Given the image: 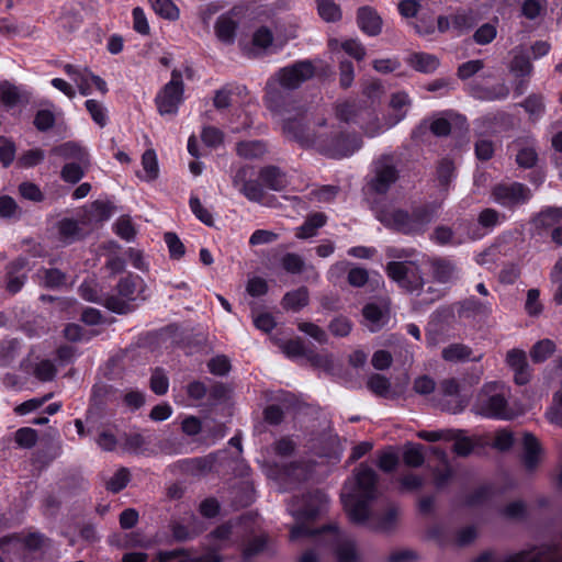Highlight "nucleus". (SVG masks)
Masks as SVG:
<instances>
[{
    "label": "nucleus",
    "instance_id": "obj_1",
    "mask_svg": "<svg viewBox=\"0 0 562 562\" xmlns=\"http://www.w3.org/2000/svg\"><path fill=\"white\" fill-rule=\"evenodd\" d=\"M284 135L302 146L314 147L319 153L331 157L342 158L358 150L362 140L357 135H345L334 126H328L325 119H318L311 124L308 114L299 110L295 114L282 113Z\"/></svg>",
    "mask_w": 562,
    "mask_h": 562
},
{
    "label": "nucleus",
    "instance_id": "obj_2",
    "mask_svg": "<svg viewBox=\"0 0 562 562\" xmlns=\"http://www.w3.org/2000/svg\"><path fill=\"white\" fill-rule=\"evenodd\" d=\"M378 475L369 465L361 463L346 481L341 491V501L349 519L358 525H367L378 530L391 529L397 518L398 508L390 506L383 517L375 518L370 504L378 496Z\"/></svg>",
    "mask_w": 562,
    "mask_h": 562
},
{
    "label": "nucleus",
    "instance_id": "obj_3",
    "mask_svg": "<svg viewBox=\"0 0 562 562\" xmlns=\"http://www.w3.org/2000/svg\"><path fill=\"white\" fill-rule=\"evenodd\" d=\"M327 503L326 494L321 491L308 493L302 498H294L288 507L289 513L296 520V525L291 529V539L296 540L302 537L324 538L325 541L334 542L338 562H357L362 557L352 539L341 537L333 526L318 530L311 529L306 525L326 509Z\"/></svg>",
    "mask_w": 562,
    "mask_h": 562
},
{
    "label": "nucleus",
    "instance_id": "obj_4",
    "mask_svg": "<svg viewBox=\"0 0 562 562\" xmlns=\"http://www.w3.org/2000/svg\"><path fill=\"white\" fill-rule=\"evenodd\" d=\"M437 209L434 205H420L412 211L391 207L379 212L378 220L387 228L404 235L423 234L435 220Z\"/></svg>",
    "mask_w": 562,
    "mask_h": 562
},
{
    "label": "nucleus",
    "instance_id": "obj_5",
    "mask_svg": "<svg viewBox=\"0 0 562 562\" xmlns=\"http://www.w3.org/2000/svg\"><path fill=\"white\" fill-rule=\"evenodd\" d=\"M509 389L499 382H490L479 392L472 411L481 416L495 419H512L514 412L508 405Z\"/></svg>",
    "mask_w": 562,
    "mask_h": 562
},
{
    "label": "nucleus",
    "instance_id": "obj_6",
    "mask_svg": "<svg viewBox=\"0 0 562 562\" xmlns=\"http://www.w3.org/2000/svg\"><path fill=\"white\" fill-rule=\"evenodd\" d=\"M314 74L315 68L308 60L297 61L293 65L281 68L267 83V101L269 102V106L272 110L282 113L279 109L277 92L273 91V86L276 82H278L281 88L285 90H294L301 87L303 82L311 79Z\"/></svg>",
    "mask_w": 562,
    "mask_h": 562
},
{
    "label": "nucleus",
    "instance_id": "obj_7",
    "mask_svg": "<svg viewBox=\"0 0 562 562\" xmlns=\"http://www.w3.org/2000/svg\"><path fill=\"white\" fill-rule=\"evenodd\" d=\"M109 217L110 212L106 205L102 202H94L91 205L88 215L83 216L80 221L68 217L60 220L56 225L57 238L64 246L71 245L83 239L88 235L89 229L85 228L88 223H91L92 221L101 223Z\"/></svg>",
    "mask_w": 562,
    "mask_h": 562
},
{
    "label": "nucleus",
    "instance_id": "obj_8",
    "mask_svg": "<svg viewBox=\"0 0 562 562\" xmlns=\"http://www.w3.org/2000/svg\"><path fill=\"white\" fill-rule=\"evenodd\" d=\"M386 274L411 293L420 295L424 280L418 267L412 261H391L385 268Z\"/></svg>",
    "mask_w": 562,
    "mask_h": 562
},
{
    "label": "nucleus",
    "instance_id": "obj_9",
    "mask_svg": "<svg viewBox=\"0 0 562 562\" xmlns=\"http://www.w3.org/2000/svg\"><path fill=\"white\" fill-rule=\"evenodd\" d=\"M398 169L393 157L382 156L373 162L372 177L368 186L370 190L378 194H385L391 187L398 180Z\"/></svg>",
    "mask_w": 562,
    "mask_h": 562
},
{
    "label": "nucleus",
    "instance_id": "obj_10",
    "mask_svg": "<svg viewBox=\"0 0 562 562\" xmlns=\"http://www.w3.org/2000/svg\"><path fill=\"white\" fill-rule=\"evenodd\" d=\"M183 81L178 70L171 72V79L156 97L158 112L161 115H175L182 102Z\"/></svg>",
    "mask_w": 562,
    "mask_h": 562
},
{
    "label": "nucleus",
    "instance_id": "obj_11",
    "mask_svg": "<svg viewBox=\"0 0 562 562\" xmlns=\"http://www.w3.org/2000/svg\"><path fill=\"white\" fill-rule=\"evenodd\" d=\"M491 196L495 203L514 209L528 202L531 191L519 182H503L493 187Z\"/></svg>",
    "mask_w": 562,
    "mask_h": 562
},
{
    "label": "nucleus",
    "instance_id": "obj_12",
    "mask_svg": "<svg viewBox=\"0 0 562 562\" xmlns=\"http://www.w3.org/2000/svg\"><path fill=\"white\" fill-rule=\"evenodd\" d=\"M138 277L127 276L122 278L116 285L117 295L104 296L103 305L117 314H126L132 311L131 302L135 300Z\"/></svg>",
    "mask_w": 562,
    "mask_h": 562
},
{
    "label": "nucleus",
    "instance_id": "obj_13",
    "mask_svg": "<svg viewBox=\"0 0 562 562\" xmlns=\"http://www.w3.org/2000/svg\"><path fill=\"white\" fill-rule=\"evenodd\" d=\"M505 562H562L555 543H542L510 555Z\"/></svg>",
    "mask_w": 562,
    "mask_h": 562
},
{
    "label": "nucleus",
    "instance_id": "obj_14",
    "mask_svg": "<svg viewBox=\"0 0 562 562\" xmlns=\"http://www.w3.org/2000/svg\"><path fill=\"white\" fill-rule=\"evenodd\" d=\"M439 393L449 397L446 402L441 403L442 409L458 414L464 409L468 404V400L459 394V383L456 379H445L440 382Z\"/></svg>",
    "mask_w": 562,
    "mask_h": 562
},
{
    "label": "nucleus",
    "instance_id": "obj_15",
    "mask_svg": "<svg viewBox=\"0 0 562 562\" xmlns=\"http://www.w3.org/2000/svg\"><path fill=\"white\" fill-rule=\"evenodd\" d=\"M506 363L514 371V380L518 385H525L530 381V367L524 350L510 349L506 355Z\"/></svg>",
    "mask_w": 562,
    "mask_h": 562
},
{
    "label": "nucleus",
    "instance_id": "obj_16",
    "mask_svg": "<svg viewBox=\"0 0 562 562\" xmlns=\"http://www.w3.org/2000/svg\"><path fill=\"white\" fill-rule=\"evenodd\" d=\"M539 227L551 229V237L554 243L562 245V209L549 207L542 211L536 218Z\"/></svg>",
    "mask_w": 562,
    "mask_h": 562
},
{
    "label": "nucleus",
    "instance_id": "obj_17",
    "mask_svg": "<svg viewBox=\"0 0 562 562\" xmlns=\"http://www.w3.org/2000/svg\"><path fill=\"white\" fill-rule=\"evenodd\" d=\"M247 168H240L233 178V184L252 202H261L263 199V188L256 180H247Z\"/></svg>",
    "mask_w": 562,
    "mask_h": 562
},
{
    "label": "nucleus",
    "instance_id": "obj_18",
    "mask_svg": "<svg viewBox=\"0 0 562 562\" xmlns=\"http://www.w3.org/2000/svg\"><path fill=\"white\" fill-rule=\"evenodd\" d=\"M459 315L465 317H487L493 312V303L490 299L479 300L470 296L459 303Z\"/></svg>",
    "mask_w": 562,
    "mask_h": 562
},
{
    "label": "nucleus",
    "instance_id": "obj_19",
    "mask_svg": "<svg viewBox=\"0 0 562 562\" xmlns=\"http://www.w3.org/2000/svg\"><path fill=\"white\" fill-rule=\"evenodd\" d=\"M363 325L371 331L376 333L389 322V311L374 303L367 304L362 310Z\"/></svg>",
    "mask_w": 562,
    "mask_h": 562
},
{
    "label": "nucleus",
    "instance_id": "obj_20",
    "mask_svg": "<svg viewBox=\"0 0 562 562\" xmlns=\"http://www.w3.org/2000/svg\"><path fill=\"white\" fill-rule=\"evenodd\" d=\"M441 357L448 362H479L483 353H474L472 348L464 344H451L442 349Z\"/></svg>",
    "mask_w": 562,
    "mask_h": 562
},
{
    "label": "nucleus",
    "instance_id": "obj_21",
    "mask_svg": "<svg viewBox=\"0 0 562 562\" xmlns=\"http://www.w3.org/2000/svg\"><path fill=\"white\" fill-rule=\"evenodd\" d=\"M357 22L362 32L370 36L381 33L382 19L371 7H361L358 9Z\"/></svg>",
    "mask_w": 562,
    "mask_h": 562
},
{
    "label": "nucleus",
    "instance_id": "obj_22",
    "mask_svg": "<svg viewBox=\"0 0 562 562\" xmlns=\"http://www.w3.org/2000/svg\"><path fill=\"white\" fill-rule=\"evenodd\" d=\"M431 274L439 283H452L458 280L460 270L452 261L438 258L431 261Z\"/></svg>",
    "mask_w": 562,
    "mask_h": 562
},
{
    "label": "nucleus",
    "instance_id": "obj_23",
    "mask_svg": "<svg viewBox=\"0 0 562 562\" xmlns=\"http://www.w3.org/2000/svg\"><path fill=\"white\" fill-rule=\"evenodd\" d=\"M52 154L56 155L65 160H75L74 162H80L82 165H89V154L77 143L66 142L56 146L52 149Z\"/></svg>",
    "mask_w": 562,
    "mask_h": 562
},
{
    "label": "nucleus",
    "instance_id": "obj_24",
    "mask_svg": "<svg viewBox=\"0 0 562 562\" xmlns=\"http://www.w3.org/2000/svg\"><path fill=\"white\" fill-rule=\"evenodd\" d=\"M25 266L26 260L24 258H18L8 266L7 290L10 293H18L24 285L26 277L24 273H20V271H22L25 268Z\"/></svg>",
    "mask_w": 562,
    "mask_h": 562
},
{
    "label": "nucleus",
    "instance_id": "obj_25",
    "mask_svg": "<svg viewBox=\"0 0 562 562\" xmlns=\"http://www.w3.org/2000/svg\"><path fill=\"white\" fill-rule=\"evenodd\" d=\"M64 71L76 83L79 92L82 95H88L91 93L92 72L88 68H81L71 64H66L64 66Z\"/></svg>",
    "mask_w": 562,
    "mask_h": 562
},
{
    "label": "nucleus",
    "instance_id": "obj_26",
    "mask_svg": "<svg viewBox=\"0 0 562 562\" xmlns=\"http://www.w3.org/2000/svg\"><path fill=\"white\" fill-rule=\"evenodd\" d=\"M260 180L273 191H281L288 186V178L278 167L268 166L260 170Z\"/></svg>",
    "mask_w": 562,
    "mask_h": 562
},
{
    "label": "nucleus",
    "instance_id": "obj_27",
    "mask_svg": "<svg viewBox=\"0 0 562 562\" xmlns=\"http://www.w3.org/2000/svg\"><path fill=\"white\" fill-rule=\"evenodd\" d=\"M412 101L406 92L400 91L391 95L390 108L393 110L392 122L387 125L391 127L405 119Z\"/></svg>",
    "mask_w": 562,
    "mask_h": 562
},
{
    "label": "nucleus",
    "instance_id": "obj_28",
    "mask_svg": "<svg viewBox=\"0 0 562 562\" xmlns=\"http://www.w3.org/2000/svg\"><path fill=\"white\" fill-rule=\"evenodd\" d=\"M437 56L424 52L414 53L408 58V65L416 71L431 74L439 67Z\"/></svg>",
    "mask_w": 562,
    "mask_h": 562
},
{
    "label": "nucleus",
    "instance_id": "obj_29",
    "mask_svg": "<svg viewBox=\"0 0 562 562\" xmlns=\"http://www.w3.org/2000/svg\"><path fill=\"white\" fill-rule=\"evenodd\" d=\"M326 221L327 217L324 213H313L295 229V236L300 239L311 238L326 224Z\"/></svg>",
    "mask_w": 562,
    "mask_h": 562
},
{
    "label": "nucleus",
    "instance_id": "obj_30",
    "mask_svg": "<svg viewBox=\"0 0 562 562\" xmlns=\"http://www.w3.org/2000/svg\"><path fill=\"white\" fill-rule=\"evenodd\" d=\"M540 460V445L529 432L524 435V464L528 470L536 468Z\"/></svg>",
    "mask_w": 562,
    "mask_h": 562
},
{
    "label": "nucleus",
    "instance_id": "obj_31",
    "mask_svg": "<svg viewBox=\"0 0 562 562\" xmlns=\"http://www.w3.org/2000/svg\"><path fill=\"white\" fill-rule=\"evenodd\" d=\"M519 105L525 109L532 122L539 121L546 113L544 97L539 93L529 94Z\"/></svg>",
    "mask_w": 562,
    "mask_h": 562
},
{
    "label": "nucleus",
    "instance_id": "obj_32",
    "mask_svg": "<svg viewBox=\"0 0 562 562\" xmlns=\"http://www.w3.org/2000/svg\"><path fill=\"white\" fill-rule=\"evenodd\" d=\"M312 474V464L308 462H293L284 468V480L293 483L303 482L310 479Z\"/></svg>",
    "mask_w": 562,
    "mask_h": 562
},
{
    "label": "nucleus",
    "instance_id": "obj_33",
    "mask_svg": "<svg viewBox=\"0 0 562 562\" xmlns=\"http://www.w3.org/2000/svg\"><path fill=\"white\" fill-rule=\"evenodd\" d=\"M236 29L237 22L228 14L221 15L215 24L216 36L220 41L228 44L234 42Z\"/></svg>",
    "mask_w": 562,
    "mask_h": 562
},
{
    "label": "nucleus",
    "instance_id": "obj_34",
    "mask_svg": "<svg viewBox=\"0 0 562 562\" xmlns=\"http://www.w3.org/2000/svg\"><path fill=\"white\" fill-rule=\"evenodd\" d=\"M452 436L448 439V441H453V451L460 457L469 456L476 442L473 438L465 436L463 430L452 429Z\"/></svg>",
    "mask_w": 562,
    "mask_h": 562
},
{
    "label": "nucleus",
    "instance_id": "obj_35",
    "mask_svg": "<svg viewBox=\"0 0 562 562\" xmlns=\"http://www.w3.org/2000/svg\"><path fill=\"white\" fill-rule=\"evenodd\" d=\"M236 150L245 159H256L266 154L267 146L261 140H245L237 144Z\"/></svg>",
    "mask_w": 562,
    "mask_h": 562
},
{
    "label": "nucleus",
    "instance_id": "obj_36",
    "mask_svg": "<svg viewBox=\"0 0 562 562\" xmlns=\"http://www.w3.org/2000/svg\"><path fill=\"white\" fill-rule=\"evenodd\" d=\"M367 386L376 396L384 398L391 397V382L382 374L374 373L369 376Z\"/></svg>",
    "mask_w": 562,
    "mask_h": 562
},
{
    "label": "nucleus",
    "instance_id": "obj_37",
    "mask_svg": "<svg viewBox=\"0 0 562 562\" xmlns=\"http://www.w3.org/2000/svg\"><path fill=\"white\" fill-rule=\"evenodd\" d=\"M308 304V291L302 286L288 292L283 297V306L288 310L299 311Z\"/></svg>",
    "mask_w": 562,
    "mask_h": 562
},
{
    "label": "nucleus",
    "instance_id": "obj_38",
    "mask_svg": "<svg viewBox=\"0 0 562 562\" xmlns=\"http://www.w3.org/2000/svg\"><path fill=\"white\" fill-rule=\"evenodd\" d=\"M142 166L143 175L139 176L142 179L153 181L158 177L159 167L156 153L153 149H148L143 154Z\"/></svg>",
    "mask_w": 562,
    "mask_h": 562
},
{
    "label": "nucleus",
    "instance_id": "obj_39",
    "mask_svg": "<svg viewBox=\"0 0 562 562\" xmlns=\"http://www.w3.org/2000/svg\"><path fill=\"white\" fill-rule=\"evenodd\" d=\"M366 109H358L357 104L355 102H342L337 104L336 106V115L337 117L346 123L349 122H357L360 123L361 121V113Z\"/></svg>",
    "mask_w": 562,
    "mask_h": 562
},
{
    "label": "nucleus",
    "instance_id": "obj_40",
    "mask_svg": "<svg viewBox=\"0 0 562 562\" xmlns=\"http://www.w3.org/2000/svg\"><path fill=\"white\" fill-rule=\"evenodd\" d=\"M555 351V344L551 339H542L533 345L530 350V357L533 362L546 361Z\"/></svg>",
    "mask_w": 562,
    "mask_h": 562
},
{
    "label": "nucleus",
    "instance_id": "obj_41",
    "mask_svg": "<svg viewBox=\"0 0 562 562\" xmlns=\"http://www.w3.org/2000/svg\"><path fill=\"white\" fill-rule=\"evenodd\" d=\"M22 550V533H13L0 538V562L5 554L18 553Z\"/></svg>",
    "mask_w": 562,
    "mask_h": 562
},
{
    "label": "nucleus",
    "instance_id": "obj_42",
    "mask_svg": "<svg viewBox=\"0 0 562 562\" xmlns=\"http://www.w3.org/2000/svg\"><path fill=\"white\" fill-rule=\"evenodd\" d=\"M319 16L326 22H335L341 18V11L334 0H316Z\"/></svg>",
    "mask_w": 562,
    "mask_h": 562
},
{
    "label": "nucleus",
    "instance_id": "obj_43",
    "mask_svg": "<svg viewBox=\"0 0 562 562\" xmlns=\"http://www.w3.org/2000/svg\"><path fill=\"white\" fill-rule=\"evenodd\" d=\"M517 145L520 146V148L516 155L517 164L524 168L533 167L538 160V154L533 146V139L531 142L527 143L526 146H521L520 143H518Z\"/></svg>",
    "mask_w": 562,
    "mask_h": 562
},
{
    "label": "nucleus",
    "instance_id": "obj_44",
    "mask_svg": "<svg viewBox=\"0 0 562 562\" xmlns=\"http://www.w3.org/2000/svg\"><path fill=\"white\" fill-rule=\"evenodd\" d=\"M149 2L159 16L171 21L179 18V9L171 0H149Z\"/></svg>",
    "mask_w": 562,
    "mask_h": 562
},
{
    "label": "nucleus",
    "instance_id": "obj_45",
    "mask_svg": "<svg viewBox=\"0 0 562 562\" xmlns=\"http://www.w3.org/2000/svg\"><path fill=\"white\" fill-rule=\"evenodd\" d=\"M85 105L95 124L100 127H104L108 124V111L101 102L94 99H89L86 101Z\"/></svg>",
    "mask_w": 562,
    "mask_h": 562
},
{
    "label": "nucleus",
    "instance_id": "obj_46",
    "mask_svg": "<svg viewBox=\"0 0 562 562\" xmlns=\"http://www.w3.org/2000/svg\"><path fill=\"white\" fill-rule=\"evenodd\" d=\"M131 481V473L128 469H119L106 482L105 487L111 493H119L125 488Z\"/></svg>",
    "mask_w": 562,
    "mask_h": 562
},
{
    "label": "nucleus",
    "instance_id": "obj_47",
    "mask_svg": "<svg viewBox=\"0 0 562 562\" xmlns=\"http://www.w3.org/2000/svg\"><path fill=\"white\" fill-rule=\"evenodd\" d=\"M361 128L364 131V133L368 136H375L380 133H382L385 128L381 126L378 122V117L374 114V112L366 109L361 113Z\"/></svg>",
    "mask_w": 562,
    "mask_h": 562
},
{
    "label": "nucleus",
    "instance_id": "obj_48",
    "mask_svg": "<svg viewBox=\"0 0 562 562\" xmlns=\"http://www.w3.org/2000/svg\"><path fill=\"white\" fill-rule=\"evenodd\" d=\"M510 71L519 78L529 77L532 72V65L529 58L524 54H517L514 56L510 63Z\"/></svg>",
    "mask_w": 562,
    "mask_h": 562
},
{
    "label": "nucleus",
    "instance_id": "obj_49",
    "mask_svg": "<svg viewBox=\"0 0 562 562\" xmlns=\"http://www.w3.org/2000/svg\"><path fill=\"white\" fill-rule=\"evenodd\" d=\"M87 165H82L80 162H68L66 164L61 171H60V177L61 179L65 181V182H69V183H77L79 182L83 176H85V170H83V167H86Z\"/></svg>",
    "mask_w": 562,
    "mask_h": 562
},
{
    "label": "nucleus",
    "instance_id": "obj_50",
    "mask_svg": "<svg viewBox=\"0 0 562 562\" xmlns=\"http://www.w3.org/2000/svg\"><path fill=\"white\" fill-rule=\"evenodd\" d=\"M404 463L408 467L418 468L424 461L423 447L420 445L409 443L405 447L403 453Z\"/></svg>",
    "mask_w": 562,
    "mask_h": 562
},
{
    "label": "nucleus",
    "instance_id": "obj_51",
    "mask_svg": "<svg viewBox=\"0 0 562 562\" xmlns=\"http://www.w3.org/2000/svg\"><path fill=\"white\" fill-rule=\"evenodd\" d=\"M282 268L292 274L301 273L305 268L304 259L294 252L285 254L281 259Z\"/></svg>",
    "mask_w": 562,
    "mask_h": 562
},
{
    "label": "nucleus",
    "instance_id": "obj_52",
    "mask_svg": "<svg viewBox=\"0 0 562 562\" xmlns=\"http://www.w3.org/2000/svg\"><path fill=\"white\" fill-rule=\"evenodd\" d=\"M48 540L40 532H30L27 536L22 535V550L37 551L45 549Z\"/></svg>",
    "mask_w": 562,
    "mask_h": 562
},
{
    "label": "nucleus",
    "instance_id": "obj_53",
    "mask_svg": "<svg viewBox=\"0 0 562 562\" xmlns=\"http://www.w3.org/2000/svg\"><path fill=\"white\" fill-rule=\"evenodd\" d=\"M189 205H190V209L192 211V213L196 216V218H199L203 224L207 225V226H213L214 225V220H213V215L211 214V212L205 209L200 199L195 195H191L190 198V201H189Z\"/></svg>",
    "mask_w": 562,
    "mask_h": 562
},
{
    "label": "nucleus",
    "instance_id": "obj_54",
    "mask_svg": "<svg viewBox=\"0 0 562 562\" xmlns=\"http://www.w3.org/2000/svg\"><path fill=\"white\" fill-rule=\"evenodd\" d=\"M37 441V431L30 427H23L15 431V442L25 449L35 446Z\"/></svg>",
    "mask_w": 562,
    "mask_h": 562
},
{
    "label": "nucleus",
    "instance_id": "obj_55",
    "mask_svg": "<svg viewBox=\"0 0 562 562\" xmlns=\"http://www.w3.org/2000/svg\"><path fill=\"white\" fill-rule=\"evenodd\" d=\"M540 292L537 289H530L527 292L525 310L529 316H538L542 313L543 306L539 300Z\"/></svg>",
    "mask_w": 562,
    "mask_h": 562
},
{
    "label": "nucleus",
    "instance_id": "obj_56",
    "mask_svg": "<svg viewBox=\"0 0 562 562\" xmlns=\"http://www.w3.org/2000/svg\"><path fill=\"white\" fill-rule=\"evenodd\" d=\"M328 328L334 336L346 337L352 329V323L345 316H338L329 323Z\"/></svg>",
    "mask_w": 562,
    "mask_h": 562
},
{
    "label": "nucleus",
    "instance_id": "obj_57",
    "mask_svg": "<svg viewBox=\"0 0 562 562\" xmlns=\"http://www.w3.org/2000/svg\"><path fill=\"white\" fill-rule=\"evenodd\" d=\"M0 99L7 108H13L20 102V92L9 83L0 85Z\"/></svg>",
    "mask_w": 562,
    "mask_h": 562
},
{
    "label": "nucleus",
    "instance_id": "obj_58",
    "mask_svg": "<svg viewBox=\"0 0 562 562\" xmlns=\"http://www.w3.org/2000/svg\"><path fill=\"white\" fill-rule=\"evenodd\" d=\"M19 193L25 200L33 202H42L44 200V193L40 187L33 182L24 181L19 186Z\"/></svg>",
    "mask_w": 562,
    "mask_h": 562
},
{
    "label": "nucleus",
    "instance_id": "obj_59",
    "mask_svg": "<svg viewBox=\"0 0 562 562\" xmlns=\"http://www.w3.org/2000/svg\"><path fill=\"white\" fill-rule=\"evenodd\" d=\"M431 239L439 245H458L460 240L454 238L453 231L448 226H438L435 228Z\"/></svg>",
    "mask_w": 562,
    "mask_h": 562
},
{
    "label": "nucleus",
    "instance_id": "obj_60",
    "mask_svg": "<svg viewBox=\"0 0 562 562\" xmlns=\"http://www.w3.org/2000/svg\"><path fill=\"white\" fill-rule=\"evenodd\" d=\"M546 0H524L521 13L529 20L538 18L546 8Z\"/></svg>",
    "mask_w": 562,
    "mask_h": 562
},
{
    "label": "nucleus",
    "instance_id": "obj_61",
    "mask_svg": "<svg viewBox=\"0 0 562 562\" xmlns=\"http://www.w3.org/2000/svg\"><path fill=\"white\" fill-rule=\"evenodd\" d=\"M45 158L43 149L34 148L26 150L19 158V165L24 168H31L41 164Z\"/></svg>",
    "mask_w": 562,
    "mask_h": 562
},
{
    "label": "nucleus",
    "instance_id": "obj_62",
    "mask_svg": "<svg viewBox=\"0 0 562 562\" xmlns=\"http://www.w3.org/2000/svg\"><path fill=\"white\" fill-rule=\"evenodd\" d=\"M454 165L451 160L442 159L437 168V177L440 186L447 187L453 178Z\"/></svg>",
    "mask_w": 562,
    "mask_h": 562
},
{
    "label": "nucleus",
    "instance_id": "obj_63",
    "mask_svg": "<svg viewBox=\"0 0 562 562\" xmlns=\"http://www.w3.org/2000/svg\"><path fill=\"white\" fill-rule=\"evenodd\" d=\"M164 239L168 246L171 258L180 259L184 255V245L175 233H166Z\"/></svg>",
    "mask_w": 562,
    "mask_h": 562
},
{
    "label": "nucleus",
    "instance_id": "obj_64",
    "mask_svg": "<svg viewBox=\"0 0 562 562\" xmlns=\"http://www.w3.org/2000/svg\"><path fill=\"white\" fill-rule=\"evenodd\" d=\"M63 333L64 337L71 342L87 341L90 339L88 333L78 324H67Z\"/></svg>",
    "mask_w": 562,
    "mask_h": 562
}]
</instances>
